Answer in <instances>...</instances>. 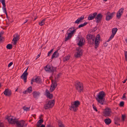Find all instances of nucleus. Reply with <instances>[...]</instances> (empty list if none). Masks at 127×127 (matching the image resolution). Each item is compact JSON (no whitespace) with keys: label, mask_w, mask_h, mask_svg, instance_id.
Returning a JSON list of instances; mask_svg holds the SVG:
<instances>
[{"label":"nucleus","mask_w":127,"mask_h":127,"mask_svg":"<svg viewBox=\"0 0 127 127\" xmlns=\"http://www.w3.org/2000/svg\"><path fill=\"white\" fill-rule=\"evenodd\" d=\"M105 95V94L104 91H100L99 92L98 94L97 95L96 97H95V99L98 103L101 105H103L104 104L105 100L104 97Z\"/></svg>","instance_id":"nucleus-1"},{"label":"nucleus","mask_w":127,"mask_h":127,"mask_svg":"<svg viewBox=\"0 0 127 127\" xmlns=\"http://www.w3.org/2000/svg\"><path fill=\"white\" fill-rule=\"evenodd\" d=\"M75 88L78 92L81 93L84 92V88L83 84L78 80L74 82Z\"/></svg>","instance_id":"nucleus-2"},{"label":"nucleus","mask_w":127,"mask_h":127,"mask_svg":"<svg viewBox=\"0 0 127 127\" xmlns=\"http://www.w3.org/2000/svg\"><path fill=\"white\" fill-rule=\"evenodd\" d=\"M71 106H70V110H72L75 112H76L78 110V107L80 105V102L78 101H75L74 102H71Z\"/></svg>","instance_id":"nucleus-3"},{"label":"nucleus","mask_w":127,"mask_h":127,"mask_svg":"<svg viewBox=\"0 0 127 127\" xmlns=\"http://www.w3.org/2000/svg\"><path fill=\"white\" fill-rule=\"evenodd\" d=\"M87 40L88 43L90 44H94L95 40V36L93 34H88L86 35Z\"/></svg>","instance_id":"nucleus-4"},{"label":"nucleus","mask_w":127,"mask_h":127,"mask_svg":"<svg viewBox=\"0 0 127 127\" xmlns=\"http://www.w3.org/2000/svg\"><path fill=\"white\" fill-rule=\"evenodd\" d=\"M55 103L54 100L48 101V102H46V104L44 105V108L45 109L52 108L54 106Z\"/></svg>","instance_id":"nucleus-5"},{"label":"nucleus","mask_w":127,"mask_h":127,"mask_svg":"<svg viewBox=\"0 0 127 127\" xmlns=\"http://www.w3.org/2000/svg\"><path fill=\"white\" fill-rule=\"evenodd\" d=\"M44 68L46 71L53 73L56 71V67H54L52 65L51 66L50 65L48 64Z\"/></svg>","instance_id":"nucleus-6"},{"label":"nucleus","mask_w":127,"mask_h":127,"mask_svg":"<svg viewBox=\"0 0 127 127\" xmlns=\"http://www.w3.org/2000/svg\"><path fill=\"white\" fill-rule=\"evenodd\" d=\"M100 36L99 34H97L95 37L94 44L95 48L96 49L99 46L100 43Z\"/></svg>","instance_id":"nucleus-7"},{"label":"nucleus","mask_w":127,"mask_h":127,"mask_svg":"<svg viewBox=\"0 0 127 127\" xmlns=\"http://www.w3.org/2000/svg\"><path fill=\"white\" fill-rule=\"evenodd\" d=\"M76 50L77 51L74 55V56L76 58L80 57L82 55L83 51L80 47H77Z\"/></svg>","instance_id":"nucleus-8"},{"label":"nucleus","mask_w":127,"mask_h":127,"mask_svg":"<svg viewBox=\"0 0 127 127\" xmlns=\"http://www.w3.org/2000/svg\"><path fill=\"white\" fill-rule=\"evenodd\" d=\"M115 13L114 12L111 13L109 11H108L106 14L105 20L107 21H109L112 19L113 16L114 15Z\"/></svg>","instance_id":"nucleus-9"},{"label":"nucleus","mask_w":127,"mask_h":127,"mask_svg":"<svg viewBox=\"0 0 127 127\" xmlns=\"http://www.w3.org/2000/svg\"><path fill=\"white\" fill-rule=\"evenodd\" d=\"M7 117L6 119L8 121L9 124H16L17 121H18V119L16 118L13 119L12 118H10L8 116H7Z\"/></svg>","instance_id":"nucleus-10"},{"label":"nucleus","mask_w":127,"mask_h":127,"mask_svg":"<svg viewBox=\"0 0 127 127\" xmlns=\"http://www.w3.org/2000/svg\"><path fill=\"white\" fill-rule=\"evenodd\" d=\"M77 38L78 41H79L77 44L79 46V47H81L84 45V44L83 42V40H84V37H82L81 36L80 37V36L78 35L77 37Z\"/></svg>","instance_id":"nucleus-11"},{"label":"nucleus","mask_w":127,"mask_h":127,"mask_svg":"<svg viewBox=\"0 0 127 127\" xmlns=\"http://www.w3.org/2000/svg\"><path fill=\"white\" fill-rule=\"evenodd\" d=\"M28 68V67H27L25 71L23 73L20 77L21 79H23L24 81L25 82H27V76L28 74V73L27 72Z\"/></svg>","instance_id":"nucleus-12"},{"label":"nucleus","mask_w":127,"mask_h":127,"mask_svg":"<svg viewBox=\"0 0 127 127\" xmlns=\"http://www.w3.org/2000/svg\"><path fill=\"white\" fill-rule=\"evenodd\" d=\"M25 122L23 120L17 121L16 123V127H24Z\"/></svg>","instance_id":"nucleus-13"},{"label":"nucleus","mask_w":127,"mask_h":127,"mask_svg":"<svg viewBox=\"0 0 127 127\" xmlns=\"http://www.w3.org/2000/svg\"><path fill=\"white\" fill-rule=\"evenodd\" d=\"M117 30L118 29L117 28H113L112 29V33L111 35L110 36L109 39L107 40V42H109V41L112 38H113L114 35L116 33Z\"/></svg>","instance_id":"nucleus-14"},{"label":"nucleus","mask_w":127,"mask_h":127,"mask_svg":"<svg viewBox=\"0 0 127 127\" xmlns=\"http://www.w3.org/2000/svg\"><path fill=\"white\" fill-rule=\"evenodd\" d=\"M96 16V17H95V19H96V22L98 23L101 21L103 16L101 14L99 13L98 14H97Z\"/></svg>","instance_id":"nucleus-15"},{"label":"nucleus","mask_w":127,"mask_h":127,"mask_svg":"<svg viewBox=\"0 0 127 127\" xmlns=\"http://www.w3.org/2000/svg\"><path fill=\"white\" fill-rule=\"evenodd\" d=\"M111 112V110L110 108H107L105 109L104 114L105 115L104 116H109Z\"/></svg>","instance_id":"nucleus-16"},{"label":"nucleus","mask_w":127,"mask_h":127,"mask_svg":"<svg viewBox=\"0 0 127 127\" xmlns=\"http://www.w3.org/2000/svg\"><path fill=\"white\" fill-rule=\"evenodd\" d=\"M124 9V8H122L119 10L117 13L116 17L118 19H119L120 18L121 15H122Z\"/></svg>","instance_id":"nucleus-17"},{"label":"nucleus","mask_w":127,"mask_h":127,"mask_svg":"<svg viewBox=\"0 0 127 127\" xmlns=\"http://www.w3.org/2000/svg\"><path fill=\"white\" fill-rule=\"evenodd\" d=\"M55 79L56 80V77H55ZM52 84L51 86V88H53L55 89L56 88L57 85V82L56 80H52Z\"/></svg>","instance_id":"nucleus-18"},{"label":"nucleus","mask_w":127,"mask_h":127,"mask_svg":"<svg viewBox=\"0 0 127 127\" xmlns=\"http://www.w3.org/2000/svg\"><path fill=\"white\" fill-rule=\"evenodd\" d=\"M3 93L5 96H10L12 94L11 91L8 88L6 89Z\"/></svg>","instance_id":"nucleus-19"},{"label":"nucleus","mask_w":127,"mask_h":127,"mask_svg":"<svg viewBox=\"0 0 127 127\" xmlns=\"http://www.w3.org/2000/svg\"><path fill=\"white\" fill-rule=\"evenodd\" d=\"M45 95L48 98H49V99H52L53 96V94L50 93L48 90L47 89L46 90Z\"/></svg>","instance_id":"nucleus-20"},{"label":"nucleus","mask_w":127,"mask_h":127,"mask_svg":"<svg viewBox=\"0 0 127 127\" xmlns=\"http://www.w3.org/2000/svg\"><path fill=\"white\" fill-rule=\"evenodd\" d=\"M97 14V13L95 12L92 14H90L88 17V20H90L94 19L95 18Z\"/></svg>","instance_id":"nucleus-21"},{"label":"nucleus","mask_w":127,"mask_h":127,"mask_svg":"<svg viewBox=\"0 0 127 127\" xmlns=\"http://www.w3.org/2000/svg\"><path fill=\"white\" fill-rule=\"evenodd\" d=\"M20 36L19 35H18L17 33L15 34L13 36L14 38V42L13 43V44L15 45L16 44L17 41L19 40V37Z\"/></svg>","instance_id":"nucleus-22"},{"label":"nucleus","mask_w":127,"mask_h":127,"mask_svg":"<svg viewBox=\"0 0 127 127\" xmlns=\"http://www.w3.org/2000/svg\"><path fill=\"white\" fill-rule=\"evenodd\" d=\"M84 19V16L83 15H82L81 17L78 18L77 20L74 23L75 24H78L82 22V20Z\"/></svg>","instance_id":"nucleus-23"},{"label":"nucleus","mask_w":127,"mask_h":127,"mask_svg":"<svg viewBox=\"0 0 127 127\" xmlns=\"http://www.w3.org/2000/svg\"><path fill=\"white\" fill-rule=\"evenodd\" d=\"M58 50L55 51L51 57V59H53L54 58H57L59 56V54L58 53Z\"/></svg>","instance_id":"nucleus-24"},{"label":"nucleus","mask_w":127,"mask_h":127,"mask_svg":"<svg viewBox=\"0 0 127 127\" xmlns=\"http://www.w3.org/2000/svg\"><path fill=\"white\" fill-rule=\"evenodd\" d=\"M32 95L34 98H36L38 96H39L40 95V93L39 92H37L36 91H34L33 92Z\"/></svg>","instance_id":"nucleus-25"},{"label":"nucleus","mask_w":127,"mask_h":127,"mask_svg":"<svg viewBox=\"0 0 127 127\" xmlns=\"http://www.w3.org/2000/svg\"><path fill=\"white\" fill-rule=\"evenodd\" d=\"M114 123L115 124L118 125V123L120 122V118L118 116H116L114 119Z\"/></svg>","instance_id":"nucleus-26"},{"label":"nucleus","mask_w":127,"mask_h":127,"mask_svg":"<svg viewBox=\"0 0 127 127\" xmlns=\"http://www.w3.org/2000/svg\"><path fill=\"white\" fill-rule=\"evenodd\" d=\"M35 82L38 84H40L42 82L41 79L39 76H37L35 78Z\"/></svg>","instance_id":"nucleus-27"},{"label":"nucleus","mask_w":127,"mask_h":127,"mask_svg":"<svg viewBox=\"0 0 127 127\" xmlns=\"http://www.w3.org/2000/svg\"><path fill=\"white\" fill-rule=\"evenodd\" d=\"M44 121L43 119V118L41 119H40L39 120L37 123V126L39 127L41 125V124Z\"/></svg>","instance_id":"nucleus-28"},{"label":"nucleus","mask_w":127,"mask_h":127,"mask_svg":"<svg viewBox=\"0 0 127 127\" xmlns=\"http://www.w3.org/2000/svg\"><path fill=\"white\" fill-rule=\"evenodd\" d=\"M104 121L106 124L107 125L110 124L111 122V120L109 118L105 119Z\"/></svg>","instance_id":"nucleus-29"},{"label":"nucleus","mask_w":127,"mask_h":127,"mask_svg":"<svg viewBox=\"0 0 127 127\" xmlns=\"http://www.w3.org/2000/svg\"><path fill=\"white\" fill-rule=\"evenodd\" d=\"M46 19V18H44L40 22H39V25L41 26H43L45 24L44 22L45 21Z\"/></svg>","instance_id":"nucleus-30"},{"label":"nucleus","mask_w":127,"mask_h":127,"mask_svg":"<svg viewBox=\"0 0 127 127\" xmlns=\"http://www.w3.org/2000/svg\"><path fill=\"white\" fill-rule=\"evenodd\" d=\"M87 24L88 23L87 22H85L84 24H81V25H79L78 26V28H81L83 27L84 26L87 25Z\"/></svg>","instance_id":"nucleus-31"},{"label":"nucleus","mask_w":127,"mask_h":127,"mask_svg":"<svg viewBox=\"0 0 127 127\" xmlns=\"http://www.w3.org/2000/svg\"><path fill=\"white\" fill-rule=\"evenodd\" d=\"M28 93H31L32 91V86H31L27 89Z\"/></svg>","instance_id":"nucleus-32"},{"label":"nucleus","mask_w":127,"mask_h":127,"mask_svg":"<svg viewBox=\"0 0 127 127\" xmlns=\"http://www.w3.org/2000/svg\"><path fill=\"white\" fill-rule=\"evenodd\" d=\"M6 48L7 49H11L12 48V45L11 44H8L7 45Z\"/></svg>","instance_id":"nucleus-33"},{"label":"nucleus","mask_w":127,"mask_h":127,"mask_svg":"<svg viewBox=\"0 0 127 127\" xmlns=\"http://www.w3.org/2000/svg\"><path fill=\"white\" fill-rule=\"evenodd\" d=\"M30 107H28L25 106H24L23 107V109L24 111H29L30 110Z\"/></svg>","instance_id":"nucleus-34"},{"label":"nucleus","mask_w":127,"mask_h":127,"mask_svg":"<svg viewBox=\"0 0 127 127\" xmlns=\"http://www.w3.org/2000/svg\"><path fill=\"white\" fill-rule=\"evenodd\" d=\"M70 58V56H66L63 59V61L64 62H65L69 60Z\"/></svg>","instance_id":"nucleus-35"},{"label":"nucleus","mask_w":127,"mask_h":127,"mask_svg":"<svg viewBox=\"0 0 127 127\" xmlns=\"http://www.w3.org/2000/svg\"><path fill=\"white\" fill-rule=\"evenodd\" d=\"M58 125L59 127H65L64 125L62 123V122L61 121L59 122Z\"/></svg>","instance_id":"nucleus-36"},{"label":"nucleus","mask_w":127,"mask_h":127,"mask_svg":"<svg viewBox=\"0 0 127 127\" xmlns=\"http://www.w3.org/2000/svg\"><path fill=\"white\" fill-rule=\"evenodd\" d=\"M0 2L2 3L3 5V7H6L5 0H0Z\"/></svg>","instance_id":"nucleus-37"},{"label":"nucleus","mask_w":127,"mask_h":127,"mask_svg":"<svg viewBox=\"0 0 127 127\" xmlns=\"http://www.w3.org/2000/svg\"><path fill=\"white\" fill-rule=\"evenodd\" d=\"M124 102L123 101H121L120 102L119 106L121 107H124Z\"/></svg>","instance_id":"nucleus-38"},{"label":"nucleus","mask_w":127,"mask_h":127,"mask_svg":"<svg viewBox=\"0 0 127 127\" xmlns=\"http://www.w3.org/2000/svg\"><path fill=\"white\" fill-rule=\"evenodd\" d=\"M2 9L3 10L4 12L5 13H7L6 10V8L5 7H2Z\"/></svg>","instance_id":"nucleus-39"},{"label":"nucleus","mask_w":127,"mask_h":127,"mask_svg":"<svg viewBox=\"0 0 127 127\" xmlns=\"http://www.w3.org/2000/svg\"><path fill=\"white\" fill-rule=\"evenodd\" d=\"M92 106L93 109H94V110L96 111L97 112V109L96 107L94 105V104H93Z\"/></svg>","instance_id":"nucleus-40"},{"label":"nucleus","mask_w":127,"mask_h":127,"mask_svg":"<svg viewBox=\"0 0 127 127\" xmlns=\"http://www.w3.org/2000/svg\"><path fill=\"white\" fill-rule=\"evenodd\" d=\"M125 60L127 61V51H126L125 52Z\"/></svg>","instance_id":"nucleus-41"},{"label":"nucleus","mask_w":127,"mask_h":127,"mask_svg":"<svg viewBox=\"0 0 127 127\" xmlns=\"http://www.w3.org/2000/svg\"><path fill=\"white\" fill-rule=\"evenodd\" d=\"M71 38V37L69 36H68L65 38V41H67L68 39H70Z\"/></svg>","instance_id":"nucleus-42"},{"label":"nucleus","mask_w":127,"mask_h":127,"mask_svg":"<svg viewBox=\"0 0 127 127\" xmlns=\"http://www.w3.org/2000/svg\"><path fill=\"white\" fill-rule=\"evenodd\" d=\"M125 117H126V116L125 115H122V120L123 121H125Z\"/></svg>","instance_id":"nucleus-43"},{"label":"nucleus","mask_w":127,"mask_h":127,"mask_svg":"<svg viewBox=\"0 0 127 127\" xmlns=\"http://www.w3.org/2000/svg\"><path fill=\"white\" fill-rule=\"evenodd\" d=\"M55 90V89L53 88H51V87H50V91L49 92H50V93H52V92L53 91H54V90Z\"/></svg>","instance_id":"nucleus-44"},{"label":"nucleus","mask_w":127,"mask_h":127,"mask_svg":"<svg viewBox=\"0 0 127 127\" xmlns=\"http://www.w3.org/2000/svg\"><path fill=\"white\" fill-rule=\"evenodd\" d=\"M61 75V73H60L58 74H57V77H56L57 78V79H58V78H59L60 77V76Z\"/></svg>","instance_id":"nucleus-45"},{"label":"nucleus","mask_w":127,"mask_h":127,"mask_svg":"<svg viewBox=\"0 0 127 127\" xmlns=\"http://www.w3.org/2000/svg\"><path fill=\"white\" fill-rule=\"evenodd\" d=\"M46 127H55L53 126H52L50 124H47L46 126Z\"/></svg>","instance_id":"nucleus-46"},{"label":"nucleus","mask_w":127,"mask_h":127,"mask_svg":"<svg viewBox=\"0 0 127 127\" xmlns=\"http://www.w3.org/2000/svg\"><path fill=\"white\" fill-rule=\"evenodd\" d=\"M4 33V32L3 31H1L0 32V37H1V36Z\"/></svg>","instance_id":"nucleus-47"},{"label":"nucleus","mask_w":127,"mask_h":127,"mask_svg":"<svg viewBox=\"0 0 127 127\" xmlns=\"http://www.w3.org/2000/svg\"><path fill=\"white\" fill-rule=\"evenodd\" d=\"M13 64V63L12 62H11L8 64V67H10Z\"/></svg>","instance_id":"nucleus-48"},{"label":"nucleus","mask_w":127,"mask_h":127,"mask_svg":"<svg viewBox=\"0 0 127 127\" xmlns=\"http://www.w3.org/2000/svg\"><path fill=\"white\" fill-rule=\"evenodd\" d=\"M126 93H124L123 95V96L122 97V98L124 99V98H126Z\"/></svg>","instance_id":"nucleus-49"},{"label":"nucleus","mask_w":127,"mask_h":127,"mask_svg":"<svg viewBox=\"0 0 127 127\" xmlns=\"http://www.w3.org/2000/svg\"><path fill=\"white\" fill-rule=\"evenodd\" d=\"M4 125L2 122H0V127H3Z\"/></svg>","instance_id":"nucleus-50"},{"label":"nucleus","mask_w":127,"mask_h":127,"mask_svg":"<svg viewBox=\"0 0 127 127\" xmlns=\"http://www.w3.org/2000/svg\"><path fill=\"white\" fill-rule=\"evenodd\" d=\"M72 35L71 33L70 32L68 34V36L71 37H72Z\"/></svg>","instance_id":"nucleus-51"},{"label":"nucleus","mask_w":127,"mask_h":127,"mask_svg":"<svg viewBox=\"0 0 127 127\" xmlns=\"http://www.w3.org/2000/svg\"><path fill=\"white\" fill-rule=\"evenodd\" d=\"M41 53H40L37 56V57L36 59V60L40 56V55H41Z\"/></svg>","instance_id":"nucleus-52"},{"label":"nucleus","mask_w":127,"mask_h":127,"mask_svg":"<svg viewBox=\"0 0 127 127\" xmlns=\"http://www.w3.org/2000/svg\"><path fill=\"white\" fill-rule=\"evenodd\" d=\"M52 53V52H50V51L48 52V55H47V56H50V54H51Z\"/></svg>","instance_id":"nucleus-53"},{"label":"nucleus","mask_w":127,"mask_h":127,"mask_svg":"<svg viewBox=\"0 0 127 127\" xmlns=\"http://www.w3.org/2000/svg\"><path fill=\"white\" fill-rule=\"evenodd\" d=\"M23 93L24 94H27L28 93V91H27V90H26V91H24L23 92Z\"/></svg>","instance_id":"nucleus-54"},{"label":"nucleus","mask_w":127,"mask_h":127,"mask_svg":"<svg viewBox=\"0 0 127 127\" xmlns=\"http://www.w3.org/2000/svg\"><path fill=\"white\" fill-rule=\"evenodd\" d=\"M97 28L96 27H95L94 28L93 30V32H95L97 30Z\"/></svg>","instance_id":"nucleus-55"},{"label":"nucleus","mask_w":127,"mask_h":127,"mask_svg":"<svg viewBox=\"0 0 127 127\" xmlns=\"http://www.w3.org/2000/svg\"><path fill=\"white\" fill-rule=\"evenodd\" d=\"M3 39H4L3 37H0V42H1L2 41Z\"/></svg>","instance_id":"nucleus-56"},{"label":"nucleus","mask_w":127,"mask_h":127,"mask_svg":"<svg viewBox=\"0 0 127 127\" xmlns=\"http://www.w3.org/2000/svg\"><path fill=\"white\" fill-rule=\"evenodd\" d=\"M107 44L106 43V42H105L104 43V47H106L107 46Z\"/></svg>","instance_id":"nucleus-57"},{"label":"nucleus","mask_w":127,"mask_h":127,"mask_svg":"<svg viewBox=\"0 0 127 127\" xmlns=\"http://www.w3.org/2000/svg\"><path fill=\"white\" fill-rule=\"evenodd\" d=\"M68 31H69L73 35V34L74 33V32H73L71 30H68Z\"/></svg>","instance_id":"nucleus-58"},{"label":"nucleus","mask_w":127,"mask_h":127,"mask_svg":"<svg viewBox=\"0 0 127 127\" xmlns=\"http://www.w3.org/2000/svg\"><path fill=\"white\" fill-rule=\"evenodd\" d=\"M127 80V79H125L124 81H123V83H125V82H126Z\"/></svg>","instance_id":"nucleus-59"},{"label":"nucleus","mask_w":127,"mask_h":127,"mask_svg":"<svg viewBox=\"0 0 127 127\" xmlns=\"http://www.w3.org/2000/svg\"><path fill=\"white\" fill-rule=\"evenodd\" d=\"M42 117H43L42 115H41L40 117H39V118L40 119H42Z\"/></svg>","instance_id":"nucleus-60"},{"label":"nucleus","mask_w":127,"mask_h":127,"mask_svg":"<svg viewBox=\"0 0 127 127\" xmlns=\"http://www.w3.org/2000/svg\"><path fill=\"white\" fill-rule=\"evenodd\" d=\"M72 29H74V27H71L69 28V30H72Z\"/></svg>","instance_id":"nucleus-61"},{"label":"nucleus","mask_w":127,"mask_h":127,"mask_svg":"<svg viewBox=\"0 0 127 127\" xmlns=\"http://www.w3.org/2000/svg\"><path fill=\"white\" fill-rule=\"evenodd\" d=\"M31 81H32V82H35V79H34L33 78H32V80H31Z\"/></svg>","instance_id":"nucleus-62"},{"label":"nucleus","mask_w":127,"mask_h":127,"mask_svg":"<svg viewBox=\"0 0 127 127\" xmlns=\"http://www.w3.org/2000/svg\"><path fill=\"white\" fill-rule=\"evenodd\" d=\"M39 127H45V125H44L43 124H42L41 125V126H40Z\"/></svg>","instance_id":"nucleus-63"},{"label":"nucleus","mask_w":127,"mask_h":127,"mask_svg":"<svg viewBox=\"0 0 127 127\" xmlns=\"http://www.w3.org/2000/svg\"><path fill=\"white\" fill-rule=\"evenodd\" d=\"M5 14L6 15V18H7V19L8 20L9 19V17H8V16L7 14V13H6Z\"/></svg>","instance_id":"nucleus-64"}]
</instances>
